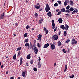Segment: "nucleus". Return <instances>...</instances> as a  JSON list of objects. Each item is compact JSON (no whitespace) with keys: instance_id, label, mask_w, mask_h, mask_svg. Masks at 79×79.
<instances>
[{"instance_id":"f257e3e1","label":"nucleus","mask_w":79,"mask_h":79,"mask_svg":"<svg viewBox=\"0 0 79 79\" xmlns=\"http://www.w3.org/2000/svg\"><path fill=\"white\" fill-rule=\"evenodd\" d=\"M77 42L76 40L75 39H72V45H76V44H77Z\"/></svg>"},{"instance_id":"f03ea898","label":"nucleus","mask_w":79,"mask_h":79,"mask_svg":"<svg viewBox=\"0 0 79 79\" xmlns=\"http://www.w3.org/2000/svg\"><path fill=\"white\" fill-rule=\"evenodd\" d=\"M50 10V8L49 7V5H48V4H47L45 8L46 12H47L48 11Z\"/></svg>"},{"instance_id":"7ed1b4c3","label":"nucleus","mask_w":79,"mask_h":79,"mask_svg":"<svg viewBox=\"0 0 79 79\" xmlns=\"http://www.w3.org/2000/svg\"><path fill=\"white\" fill-rule=\"evenodd\" d=\"M54 40H57L58 39V36L56 35H54L53 36L52 38Z\"/></svg>"},{"instance_id":"20e7f679","label":"nucleus","mask_w":79,"mask_h":79,"mask_svg":"<svg viewBox=\"0 0 79 79\" xmlns=\"http://www.w3.org/2000/svg\"><path fill=\"white\" fill-rule=\"evenodd\" d=\"M42 35L40 34H39L38 35V37L37 39V40H39V42H41V40H42Z\"/></svg>"},{"instance_id":"39448f33","label":"nucleus","mask_w":79,"mask_h":79,"mask_svg":"<svg viewBox=\"0 0 79 79\" xmlns=\"http://www.w3.org/2000/svg\"><path fill=\"white\" fill-rule=\"evenodd\" d=\"M33 50L34 51V52H35V54H37V53L38 52H39V50L37 49V47H35V48H34Z\"/></svg>"},{"instance_id":"423d86ee","label":"nucleus","mask_w":79,"mask_h":79,"mask_svg":"<svg viewBox=\"0 0 79 79\" xmlns=\"http://www.w3.org/2000/svg\"><path fill=\"white\" fill-rule=\"evenodd\" d=\"M5 16V12H3L1 14L0 16V19H4V16Z\"/></svg>"},{"instance_id":"0eeeda50","label":"nucleus","mask_w":79,"mask_h":79,"mask_svg":"<svg viewBox=\"0 0 79 79\" xmlns=\"http://www.w3.org/2000/svg\"><path fill=\"white\" fill-rule=\"evenodd\" d=\"M52 29H55V22H54V20H52Z\"/></svg>"},{"instance_id":"6e6552de","label":"nucleus","mask_w":79,"mask_h":79,"mask_svg":"<svg viewBox=\"0 0 79 79\" xmlns=\"http://www.w3.org/2000/svg\"><path fill=\"white\" fill-rule=\"evenodd\" d=\"M48 46H49V44L48 43H47L46 44H45L44 45L43 48H47Z\"/></svg>"},{"instance_id":"1a4fd4ad","label":"nucleus","mask_w":79,"mask_h":79,"mask_svg":"<svg viewBox=\"0 0 79 79\" xmlns=\"http://www.w3.org/2000/svg\"><path fill=\"white\" fill-rule=\"evenodd\" d=\"M75 13H78V10H77V9H76L75 10H74L73 11L72 13V15L75 14Z\"/></svg>"},{"instance_id":"9d476101","label":"nucleus","mask_w":79,"mask_h":79,"mask_svg":"<svg viewBox=\"0 0 79 79\" xmlns=\"http://www.w3.org/2000/svg\"><path fill=\"white\" fill-rule=\"evenodd\" d=\"M29 47L30 49H31V48H32V50L33 49V48H34V46H32V44L31 42L30 43V45Z\"/></svg>"},{"instance_id":"9b49d317","label":"nucleus","mask_w":79,"mask_h":79,"mask_svg":"<svg viewBox=\"0 0 79 79\" xmlns=\"http://www.w3.org/2000/svg\"><path fill=\"white\" fill-rule=\"evenodd\" d=\"M51 12L48 11V13H47V15L49 17H51L52 16V15L51 14Z\"/></svg>"},{"instance_id":"f8f14e48","label":"nucleus","mask_w":79,"mask_h":79,"mask_svg":"<svg viewBox=\"0 0 79 79\" xmlns=\"http://www.w3.org/2000/svg\"><path fill=\"white\" fill-rule=\"evenodd\" d=\"M38 66L39 68H40L41 66H42V64H40V62H38Z\"/></svg>"},{"instance_id":"ddd939ff","label":"nucleus","mask_w":79,"mask_h":79,"mask_svg":"<svg viewBox=\"0 0 79 79\" xmlns=\"http://www.w3.org/2000/svg\"><path fill=\"white\" fill-rule=\"evenodd\" d=\"M35 8H36L37 10H38V9H39L40 8V5L39 6H37L35 5Z\"/></svg>"},{"instance_id":"4468645a","label":"nucleus","mask_w":79,"mask_h":79,"mask_svg":"<svg viewBox=\"0 0 79 79\" xmlns=\"http://www.w3.org/2000/svg\"><path fill=\"white\" fill-rule=\"evenodd\" d=\"M52 50H54L55 46L53 44H52L51 46Z\"/></svg>"},{"instance_id":"2eb2a0df","label":"nucleus","mask_w":79,"mask_h":79,"mask_svg":"<svg viewBox=\"0 0 79 79\" xmlns=\"http://www.w3.org/2000/svg\"><path fill=\"white\" fill-rule=\"evenodd\" d=\"M58 22L59 23H62V22H63V19L61 18H60L58 19Z\"/></svg>"},{"instance_id":"dca6fc26","label":"nucleus","mask_w":79,"mask_h":79,"mask_svg":"<svg viewBox=\"0 0 79 79\" xmlns=\"http://www.w3.org/2000/svg\"><path fill=\"white\" fill-rule=\"evenodd\" d=\"M20 65H21L23 64V58L21 57L20 59Z\"/></svg>"},{"instance_id":"f3484780","label":"nucleus","mask_w":79,"mask_h":79,"mask_svg":"<svg viewBox=\"0 0 79 79\" xmlns=\"http://www.w3.org/2000/svg\"><path fill=\"white\" fill-rule=\"evenodd\" d=\"M22 76H23V77H25L26 76V73L25 72H23L22 73Z\"/></svg>"},{"instance_id":"a211bd4d","label":"nucleus","mask_w":79,"mask_h":79,"mask_svg":"<svg viewBox=\"0 0 79 79\" xmlns=\"http://www.w3.org/2000/svg\"><path fill=\"white\" fill-rule=\"evenodd\" d=\"M70 4V5L73 6L74 5V2L72 1H69Z\"/></svg>"},{"instance_id":"6ab92c4d","label":"nucleus","mask_w":79,"mask_h":79,"mask_svg":"<svg viewBox=\"0 0 79 79\" xmlns=\"http://www.w3.org/2000/svg\"><path fill=\"white\" fill-rule=\"evenodd\" d=\"M27 58L28 60L31 58V54H29L27 56Z\"/></svg>"},{"instance_id":"aec40b11","label":"nucleus","mask_w":79,"mask_h":79,"mask_svg":"<svg viewBox=\"0 0 79 79\" xmlns=\"http://www.w3.org/2000/svg\"><path fill=\"white\" fill-rule=\"evenodd\" d=\"M60 28L61 29H62L63 30L65 29V27H64V25H62L60 26Z\"/></svg>"},{"instance_id":"412c9836","label":"nucleus","mask_w":79,"mask_h":79,"mask_svg":"<svg viewBox=\"0 0 79 79\" xmlns=\"http://www.w3.org/2000/svg\"><path fill=\"white\" fill-rule=\"evenodd\" d=\"M43 21V19H41L39 20V24H40L42 23Z\"/></svg>"},{"instance_id":"4be33fe9","label":"nucleus","mask_w":79,"mask_h":79,"mask_svg":"<svg viewBox=\"0 0 79 79\" xmlns=\"http://www.w3.org/2000/svg\"><path fill=\"white\" fill-rule=\"evenodd\" d=\"M70 11H73L74 10V8L73 7H70L69 9Z\"/></svg>"},{"instance_id":"5701e85b","label":"nucleus","mask_w":79,"mask_h":79,"mask_svg":"<svg viewBox=\"0 0 79 79\" xmlns=\"http://www.w3.org/2000/svg\"><path fill=\"white\" fill-rule=\"evenodd\" d=\"M22 48L21 47H20L19 48H17V49L16 50V51H18V50H21Z\"/></svg>"},{"instance_id":"b1692460","label":"nucleus","mask_w":79,"mask_h":79,"mask_svg":"<svg viewBox=\"0 0 79 79\" xmlns=\"http://www.w3.org/2000/svg\"><path fill=\"white\" fill-rule=\"evenodd\" d=\"M25 47H29V43H27L25 45Z\"/></svg>"},{"instance_id":"393cba45","label":"nucleus","mask_w":79,"mask_h":79,"mask_svg":"<svg viewBox=\"0 0 79 79\" xmlns=\"http://www.w3.org/2000/svg\"><path fill=\"white\" fill-rule=\"evenodd\" d=\"M24 42H26V43H27V42H29V39H25L24 40Z\"/></svg>"},{"instance_id":"a878e982","label":"nucleus","mask_w":79,"mask_h":79,"mask_svg":"<svg viewBox=\"0 0 79 79\" xmlns=\"http://www.w3.org/2000/svg\"><path fill=\"white\" fill-rule=\"evenodd\" d=\"M61 45H62V44H61V42H60V41H59V43L58 44V46H59V47H60V46H61Z\"/></svg>"},{"instance_id":"bb28decb","label":"nucleus","mask_w":79,"mask_h":79,"mask_svg":"<svg viewBox=\"0 0 79 79\" xmlns=\"http://www.w3.org/2000/svg\"><path fill=\"white\" fill-rule=\"evenodd\" d=\"M68 28H69V26L66 25V27H65V29L66 30V31H68Z\"/></svg>"},{"instance_id":"cd10ccee","label":"nucleus","mask_w":79,"mask_h":79,"mask_svg":"<svg viewBox=\"0 0 79 79\" xmlns=\"http://www.w3.org/2000/svg\"><path fill=\"white\" fill-rule=\"evenodd\" d=\"M64 36H66V35H67V33H66V31H65L64 32Z\"/></svg>"},{"instance_id":"c85d7f7f","label":"nucleus","mask_w":79,"mask_h":79,"mask_svg":"<svg viewBox=\"0 0 79 79\" xmlns=\"http://www.w3.org/2000/svg\"><path fill=\"white\" fill-rule=\"evenodd\" d=\"M62 12H64L65 11V9L64 8H62L61 9Z\"/></svg>"},{"instance_id":"c756f323","label":"nucleus","mask_w":79,"mask_h":79,"mask_svg":"<svg viewBox=\"0 0 79 79\" xmlns=\"http://www.w3.org/2000/svg\"><path fill=\"white\" fill-rule=\"evenodd\" d=\"M57 2H58L59 5H61V1H57Z\"/></svg>"},{"instance_id":"7c9ffc66","label":"nucleus","mask_w":79,"mask_h":79,"mask_svg":"<svg viewBox=\"0 0 79 79\" xmlns=\"http://www.w3.org/2000/svg\"><path fill=\"white\" fill-rule=\"evenodd\" d=\"M16 54H15L14 56H13V58L14 60H16Z\"/></svg>"},{"instance_id":"2f4dec72","label":"nucleus","mask_w":79,"mask_h":79,"mask_svg":"<svg viewBox=\"0 0 79 79\" xmlns=\"http://www.w3.org/2000/svg\"><path fill=\"white\" fill-rule=\"evenodd\" d=\"M37 46L38 47H39V48H40V46H41V44H39V43H38L37 44Z\"/></svg>"},{"instance_id":"473e14b6","label":"nucleus","mask_w":79,"mask_h":79,"mask_svg":"<svg viewBox=\"0 0 79 79\" xmlns=\"http://www.w3.org/2000/svg\"><path fill=\"white\" fill-rule=\"evenodd\" d=\"M62 51H63V52H64V53H66V52H67V51H65V49H62Z\"/></svg>"},{"instance_id":"72a5a7b5","label":"nucleus","mask_w":79,"mask_h":79,"mask_svg":"<svg viewBox=\"0 0 79 79\" xmlns=\"http://www.w3.org/2000/svg\"><path fill=\"white\" fill-rule=\"evenodd\" d=\"M35 18H37V17H38V14L36 13L35 14Z\"/></svg>"},{"instance_id":"f704fd0d","label":"nucleus","mask_w":79,"mask_h":79,"mask_svg":"<svg viewBox=\"0 0 79 79\" xmlns=\"http://www.w3.org/2000/svg\"><path fill=\"white\" fill-rule=\"evenodd\" d=\"M33 70L34 71H35L36 72L37 71V68H34L33 69Z\"/></svg>"},{"instance_id":"c9c22d12","label":"nucleus","mask_w":79,"mask_h":79,"mask_svg":"<svg viewBox=\"0 0 79 79\" xmlns=\"http://www.w3.org/2000/svg\"><path fill=\"white\" fill-rule=\"evenodd\" d=\"M74 74H72L71 75V76H69V77L70 78H71L72 79H73V78L74 77Z\"/></svg>"},{"instance_id":"e433bc0d","label":"nucleus","mask_w":79,"mask_h":79,"mask_svg":"<svg viewBox=\"0 0 79 79\" xmlns=\"http://www.w3.org/2000/svg\"><path fill=\"white\" fill-rule=\"evenodd\" d=\"M61 11H60L59 12H58V13L56 14V15H60L61 14Z\"/></svg>"},{"instance_id":"4c0bfd02","label":"nucleus","mask_w":79,"mask_h":79,"mask_svg":"<svg viewBox=\"0 0 79 79\" xmlns=\"http://www.w3.org/2000/svg\"><path fill=\"white\" fill-rule=\"evenodd\" d=\"M65 12H66V13H70V11L69 10H65Z\"/></svg>"},{"instance_id":"58836bf2","label":"nucleus","mask_w":79,"mask_h":79,"mask_svg":"<svg viewBox=\"0 0 79 79\" xmlns=\"http://www.w3.org/2000/svg\"><path fill=\"white\" fill-rule=\"evenodd\" d=\"M67 2L66 1H65V2H64V6H66L67 5Z\"/></svg>"},{"instance_id":"ea45409f","label":"nucleus","mask_w":79,"mask_h":79,"mask_svg":"<svg viewBox=\"0 0 79 79\" xmlns=\"http://www.w3.org/2000/svg\"><path fill=\"white\" fill-rule=\"evenodd\" d=\"M70 42V40H66L65 41L66 44H67V43H68V42Z\"/></svg>"},{"instance_id":"a19ab883","label":"nucleus","mask_w":79,"mask_h":79,"mask_svg":"<svg viewBox=\"0 0 79 79\" xmlns=\"http://www.w3.org/2000/svg\"><path fill=\"white\" fill-rule=\"evenodd\" d=\"M27 36V33H25L24 34V37H26Z\"/></svg>"},{"instance_id":"79ce46f5","label":"nucleus","mask_w":79,"mask_h":79,"mask_svg":"<svg viewBox=\"0 0 79 79\" xmlns=\"http://www.w3.org/2000/svg\"><path fill=\"white\" fill-rule=\"evenodd\" d=\"M69 8H70V6H69V5L67 6L66 9L67 10H69Z\"/></svg>"},{"instance_id":"37998d69","label":"nucleus","mask_w":79,"mask_h":79,"mask_svg":"<svg viewBox=\"0 0 79 79\" xmlns=\"http://www.w3.org/2000/svg\"><path fill=\"white\" fill-rule=\"evenodd\" d=\"M20 55H21V51H19V52L18 53V56H20Z\"/></svg>"},{"instance_id":"c03bdc74","label":"nucleus","mask_w":79,"mask_h":79,"mask_svg":"<svg viewBox=\"0 0 79 79\" xmlns=\"http://www.w3.org/2000/svg\"><path fill=\"white\" fill-rule=\"evenodd\" d=\"M54 6H58V3H56L54 4Z\"/></svg>"},{"instance_id":"a18cd8bd","label":"nucleus","mask_w":79,"mask_h":79,"mask_svg":"<svg viewBox=\"0 0 79 79\" xmlns=\"http://www.w3.org/2000/svg\"><path fill=\"white\" fill-rule=\"evenodd\" d=\"M26 28L27 29H30V27L29 25H27L26 26Z\"/></svg>"},{"instance_id":"49530a36","label":"nucleus","mask_w":79,"mask_h":79,"mask_svg":"<svg viewBox=\"0 0 79 79\" xmlns=\"http://www.w3.org/2000/svg\"><path fill=\"white\" fill-rule=\"evenodd\" d=\"M45 31V32H46V34H48V30H46V31Z\"/></svg>"},{"instance_id":"de8ad7c7","label":"nucleus","mask_w":79,"mask_h":79,"mask_svg":"<svg viewBox=\"0 0 79 79\" xmlns=\"http://www.w3.org/2000/svg\"><path fill=\"white\" fill-rule=\"evenodd\" d=\"M34 61H33V60H31L30 61V63H31V64H33V63Z\"/></svg>"},{"instance_id":"09e8293b","label":"nucleus","mask_w":79,"mask_h":79,"mask_svg":"<svg viewBox=\"0 0 79 79\" xmlns=\"http://www.w3.org/2000/svg\"><path fill=\"white\" fill-rule=\"evenodd\" d=\"M39 11H42V10H43V8L42 7H41V8L39 9Z\"/></svg>"},{"instance_id":"8fccbe9b","label":"nucleus","mask_w":79,"mask_h":79,"mask_svg":"<svg viewBox=\"0 0 79 79\" xmlns=\"http://www.w3.org/2000/svg\"><path fill=\"white\" fill-rule=\"evenodd\" d=\"M44 31H47V29L46 28H45V27H44Z\"/></svg>"},{"instance_id":"3c124183","label":"nucleus","mask_w":79,"mask_h":79,"mask_svg":"<svg viewBox=\"0 0 79 79\" xmlns=\"http://www.w3.org/2000/svg\"><path fill=\"white\" fill-rule=\"evenodd\" d=\"M70 51V49H69V48L68 49V50L67 51L68 53H69Z\"/></svg>"},{"instance_id":"603ef678","label":"nucleus","mask_w":79,"mask_h":79,"mask_svg":"<svg viewBox=\"0 0 79 79\" xmlns=\"http://www.w3.org/2000/svg\"><path fill=\"white\" fill-rule=\"evenodd\" d=\"M40 60H41V59H40V57H39L38 60L39 61H40Z\"/></svg>"},{"instance_id":"864d4df0","label":"nucleus","mask_w":79,"mask_h":79,"mask_svg":"<svg viewBox=\"0 0 79 79\" xmlns=\"http://www.w3.org/2000/svg\"><path fill=\"white\" fill-rule=\"evenodd\" d=\"M56 29H57V27H56V28L54 29V32H55L56 31Z\"/></svg>"},{"instance_id":"5fc2aeb1","label":"nucleus","mask_w":79,"mask_h":79,"mask_svg":"<svg viewBox=\"0 0 79 79\" xmlns=\"http://www.w3.org/2000/svg\"><path fill=\"white\" fill-rule=\"evenodd\" d=\"M65 1L67 2V3H69V0H66Z\"/></svg>"},{"instance_id":"6e6d98bb","label":"nucleus","mask_w":79,"mask_h":79,"mask_svg":"<svg viewBox=\"0 0 79 79\" xmlns=\"http://www.w3.org/2000/svg\"><path fill=\"white\" fill-rule=\"evenodd\" d=\"M65 69H67V65H66V64L65 65Z\"/></svg>"},{"instance_id":"4d7b16f0","label":"nucleus","mask_w":79,"mask_h":79,"mask_svg":"<svg viewBox=\"0 0 79 79\" xmlns=\"http://www.w3.org/2000/svg\"><path fill=\"white\" fill-rule=\"evenodd\" d=\"M4 66V64L2 65H1V68H3Z\"/></svg>"},{"instance_id":"13d9d810","label":"nucleus","mask_w":79,"mask_h":79,"mask_svg":"<svg viewBox=\"0 0 79 79\" xmlns=\"http://www.w3.org/2000/svg\"><path fill=\"white\" fill-rule=\"evenodd\" d=\"M10 79H14V77H10Z\"/></svg>"},{"instance_id":"bf43d9fd","label":"nucleus","mask_w":79,"mask_h":79,"mask_svg":"<svg viewBox=\"0 0 79 79\" xmlns=\"http://www.w3.org/2000/svg\"><path fill=\"white\" fill-rule=\"evenodd\" d=\"M26 65L27 66H29V65L28 64V63H26Z\"/></svg>"},{"instance_id":"052dcab7","label":"nucleus","mask_w":79,"mask_h":79,"mask_svg":"<svg viewBox=\"0 0 79 79\" xmlns=\"http://www.w3.org/2000/svg\"><path fill=\"white\" fill-rule=\"evenodd\" d=\"M61 34V31H60L59 32V35H60Z\"/></svg>"},{"instance_id":"680f3d73","label":"nucleus","mask_w":79,"mask_h":79,"mask_svg":"<svg viewBox=\"0 0 79 79\" xmlns=\"http://www.w3.org/2000/svg\"><path fill=\"white\" fill-rule=\"evenodd\" d=\"M34 44H35V43H36V40H34Z\"/></svg>"},{"instance_id":"e2e57ef3","label":"nucleus","mask_w":79,"mask_h":79,"mask_svg":"<svg viewBox=\"0 0 79 79\" xmlns=\"http://www.w3.org/2000/svg\"><path fill=\"white\" fill-rule=\"evenodd\" d=\"M59 11H60V9H58L57 10H56V11L57 12H58Z\"/></svg>"},{"instance_id":"0e129e2a","label":"nucleus","mask_w":79,"mask_h":79,"mask_svg":"<svg viewBox=\"0 0 79 79\" xmlns=\"http://www.w3.org/2000/svg\"><path fill=\"white\" fill-rule=\"evenodd\" d=\"M56 66V63H55L54 64V66L55 67Z\"/></svg>"},{"instance_id":"69168bd1","label":"nucleus","mask_w":79,"mask_h":79,"mask_svg":"<svg viewBox=\"0 0 79 79\" xmlns=\"http://www.w3.org/2000/svg\"><path fill=\"white\" fill-rule=\"evenodd\" d=\"M6 74H8V71L6 72Z\"/></svg>"},{"instance_id":"338daca9","label":"nucleus","mask_w":79,"mask_h":79,"mask_svg":"<svg viewBox=\"0 0 79 79\" xmlns=\"http://www.w3.org/2000/svg\"><path fill=\"white\" fill-rule=\"evenodd\" d=\"M66 69H65L64 70V72H66Z\"/></svg>"},{"instance_id":"774afa93","label":"nucleus","mask_w":79,"mask_h":79,"mask_svg":"<svg viewBox=\"0 0 79 79\" xmlns=\"http://www.w3.org/2000/svg\"><path fill=\"white\" fill-rule=\"evenodd\" d=\"M18 23H15V26H18Z\"/></svg>"}]
</instances>
